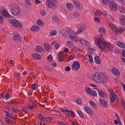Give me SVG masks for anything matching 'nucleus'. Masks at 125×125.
Returning <instances> with one entry per match:
<instances>
[{"label":"nucleus","mask_w":125,"mask_h":125,"mask_svg":"<svg viewBox=\"0 0 125 125\" xmlns=\"http://www.w3.org/2000/svg\"><path fill=\"white\" fill-rule=\"evenodd\" d=\"M46 5L48 8L54 7L56 6V1L54 0H47L46 1Z\"/></svg>","instance_id":"39448f33"},{"label":"nucleus","mask_w":125,"mask_h":125,"mask_svg":"<svg viewBox=\"0 0 125 125\" xmlns=\"http://www.w3.org/2000/svg\"><path fill=\"white\" fill-rule=\"evenodd\" d=\"M86 30V28L85 27V25H82L80 28L79 29L78 31L76 32V34H81V33H83V32H84Z\"/></svg>","instance_id":"ddd939ff"},{"label":"nucleus","mask_w":125,"mask_h":125,"mask_svg":"<svg viewBox=\"0 0 125 125\" xmlns=\"http://www.w3.org/2000/svg\"><path fill=\"white\" fill-rule=\"evenodd\" d=\"M66 6L67 10H69V11H72L74 9V5L71 3H67Z\"/></svg>","instance_id":"4468645a"},{"label":"nucleus","mask_w":125,"mask_h":125,"mask_svg":"<svg viewBox=\"0 0 125 125\" xmlns=\"http://www.w3.org/2000/svg\"><path fill=\"white\" fill-rule=\"evenodd\" d=\"M35 51H38L39 52H42V51H43V48L39 45L36 46L35 48Z\"/></svg>","instance_id":"6ab92c4d"},{"label":"nucleus","mask_w":125,"mask_h":125,"mask_svg":"<svg viewBox=\"0 0 125 125\" xmlns=\"http://www.w3.org/2000/svg\"><path fill=\"white\" fill-rule=\"evenodd\" d=\"M112 72L113 75H115L116 76V77H119V76L121 75V73H120V71L118 70L117 68H113L112 69Z\"/></svg>","instance_id":"f3484780"},{"label":"nucleus","mask_w":125,"mask_h":125,"mask_svg":"<svg viewBox=\"0 0 125 125\" xmlns=\"http://www.w3.org/2000/svg\"><path fill=\"white\" fill-rule=\"evenodd\" d=\"M116 44L119 46V47H121V48H125V44L123 42H121L120 41H117L116 42Z\"/></svg>","instance_id":"a211bd4d"},{"label":"nucleus","mask_w":125,"mask_h":125,"mask_svg":"<svg viewBox=\"0 0 125 125\" xmlns=\"http://www.w3.org/2000/svg\"><path fill=\"white\" fill-rule=\"evenodd\" d=\"M103 76V73H95L94 75H93L92 79L95 82H96L97 83H100L101 81H100V80H101Z\"/></svg>","instance_id":"20e7f679"},{"label":"nucleus","mask_w":125,"mask_h":125,"mask_svg":"<svg viewBox=\"0 0 125 125\" xmlns=\"http://www.w3.org/2000/svg\"><path fill=\"white\" fill-rule=\"evenodd\" d=\"M52 55H49L48 57H47V59L48 60H49V61H50V62H51L52 61Z\"/></svg>","instance_id":"864d4df0"},{"label":"nucleus","mask_w":125,"mask_h":125,"mask_svg":"<svg viewBox=\"0 0 125 125\" xmlns=\"http://www.w3.org/2000/svg\"><path fill=\"white\" fill-rule=\"evenodd\" d=\"M72 68L73 70H75L76 71H79V70H80V68H81V65L80 64V62H75L72 64Z\"/></svg>","instance_id":"1a4fd4ad"},{"label":"nucleus","mask_w":125,"mask_h":125,"mask_svg":"<svg viewBox=\"0 0 125 125\" xmlns=\"http://www.w3.org/2000/svg\"><path fill=\"white\" fill-rule=\"evenodd\" d=\"M118 32H121V33H123L125 31V28H122L121 27L118 28Z\"/></svg>","instance_id":"4d7b16f0"},{"label":"nucleus","mask_w":125,"mask_h":125,"mask_svg":"<svg viewBox=\"0 0 125 125\" xmlns=\"http://www.w3.org/2000/svg\"><path fill=\"white\" fill-rule=\"evenodd\" d=\"M99 32L101 34L100 37H99L98 40L97 38L95 37L94 41L95 42V43H97L99 48L103 51H104L105 49H108L110 51L113 50V47L112 46V45L109 43L105 42V41H104V39H103L102 34H104V33L106 32V29L104 28H100Z\"/></svg>","instance_id":"f257e3e1"},{"label":"nucleus","mask_w":125,"mask_h":125,"mask_svg":"<svg viewBox=\"0 0 125 125\" xmlns=\"http://www.w3.org/2000/svg\"><path fill=\"white\" fill-rule=\"evenodd\" d=\"M80 42L81 44L82 45L85 44H87V43H88V42H87L84 39H80Z\"/></svg>","instance_id":"c756f323"},{"label":"nucleus","mask_w":125,"mask_h":125,"mask_svg":"<svg viewBox=\"0 0 125 125\" xmlns=\"http://www.w3.org/2000/svg\"><path fill=\"white\" fill-rule=\"evenodd\" d=\"M85 90L86 92L88 93V94H90V95H92V96H97V93L96 91L94 90H91V89L89 87H85Z\"/></svg>","instance_id":"0eeeda50"},{"label":"nucleus","mask_w":125,"mask_h":125,"mask_svg":"<svg viewBox=\"0 0 125 125\" xmlns=\"http://www.w3.org/2000/svg\"><path fill=\"white\" fill-rule=\"evenodd\" d=\"M73 30L71 29V28H67L65 30L64 29L60 31V34L62 35V36H63V35H66V34H68V35H72L73 34Z\"/></svg>","instance_id":"6e6552de"},{"label":"nucleus","mask_w":125,"mask_h":125,"mask_svg":"<svg viewBox=\"0 0 125 125\" xmlns=\"http://www.w3.org/2000/svg\"><path fill=\"white\" fill-rule=\"evenodd\" d=\"M59 46H60V44H59V43H55V48H56V49H58V48H59Z\"/></svg>","instance_id":"bf43d9fd"},{"label":"nucleus","mask_w":125,"mask_h":125,"mask_svg":"<svg viewBox=\"0 0 125 125\" xmlns=\"http://www.w3.org/2000/svg\"><path fill=\"white\" fill-rule=\"evenodd\" d=\"M110 28L111 29V30H113L115 33H117L118 31H119L118 30L119 28H116V26H114L113 24H112V26H110Z\"/></svg>","instance_id":"7c9ffc66"},{"label":"nucleus","mask_w":125,"mask_h":125,"mask_svg":"<svg viewBox=\"0 0 125 125\" xmlns=\"http://www.w3.org/2000/svg\"><path fill=\"white\" fill-rule=\"evenodd\" d=\"M97 90H98V94L99 96L102 97V98H105V97L106 96V94L105 92L101 90H99V89H97Z\"/></svg>","instance_id":"4be33fe9"},{"label":"nucleus","mask_w":125,"mask_h":125,"mask_svg":"<svg viewBox=\"0 0 125 125\" xmlns=\"http://www.w3.org/2000/svg\"><path fill=\"white\" fill-rule=\"evenodd\" d=\"M122 25H125V17H122L120 20Z\"/></svg>","instance_id":"c9c22d12"},{"label":"nucleus","mask_w":125,"mask_h":125,"mask_svg":"<svg viewBox=\"0 0 125 125\" xmlns=\"http://www.w3.org/2000/svg\"><path fill=\"white\" fill-rule=\"evenodd\" d=\"M100 101L101 102V105L103 107H107V105H108L107 101H106L105 100H101V99H100Z\"/></svg>","instance_id":"b1692460"},{"label":"nucleus","mask_w":125,"mask_h":125,"mask_svg":"<svg viewBox=\"0 0 125 125\" xmlns=\"http://www.w3.org/2000/svg\"><path fill=\"white\" fill-rule=\"evenodd\" d=\"M38 87H39V86L36 83H34L31 85V88H32V89L34 90H36V89L38 88Z\"/></svg>","instance_id":"e433bc0d"},{"label":"nucleus","mask_w":125,"mask_h":125,"mask_svg":"<svg viewBox=\"0 0 125 125\" xmlns=\"http://www.w3.org/2000/svg\"><path fill=\"white\" fill-rule=\"evenodd\" d=\"M55 112H56V110H51L50 112V114H51V115H56V113Z\"/></svg>","instance_id":"13d9d810"},{"label":"nucleus","mask_w":125,"mask_h":125,"mask_svg":"<svg viewBox=\"0 0 125 125\" xmlns=\"http://www.w3.org/2000/svg\"><path fill=\"white\" fill-rule=\"evenodd\" d=\"M76 102H77V104H79V105H81L82 103V101L80 99H77Z\"/></svg>","instance_id":"680f3d73"},{"label":"nucleus","mask_w":125,"mask_h":125,"mask_svg":"<svg viewBox=\"0 0 125 125\" xmlns=\"http://www.w3.org/2000/svg\"><path fill=\"white\" fill-rule=\"evenodd\" d=\"M103 4L104 5H107L108 4V3L109 2V0H102Z\"/></svg>","instance_id":"8fccbe9b"},{"label":"nucleus","mask_w":125,"mask_h":125,"mask_svg":"<svg viewBox=\"0 0 125 125\" xmlns=\"http://www.w3.org/2000/svg\"><path fill=\"white\" fill-rule=\"evenodd\" d=\"M63 53H64V52H62L59 54L58 59L60 62H62V61L64 60V59L63 58Z\"/></svg>","instance_id":"bb28decb"},{"label":"nucleus","mask_w":125,"mask_h":125,"mask_svg":"<svg viewBox=\"0 0 125 125\" xmlns=\"http://www.w3.org/2000/svg\"><path fill=\"white\" fill-rule=\"evenodd\" d=\"M60 94L62 97L63 98L65 97L66 96V92L64 91H62L60 92Z\"/></svg>","instance_id":"49530a36"},{"label":"nucleus","mask_w":125,"mask_h":125,"mask_svg":"<svg viewBox=\"0 0 125 125\" xmlns=\"http://www.w3.org/2000/svg\"><path fill=\"white\" fill-rule=\"evenodd\" d=\"M13 40L17 42H21V37L18 33H15L13 36Z\"/></svg>","instance_id":"9b49d317"},{"label":"nucleus","mask_w":125,"mask_h":125,"mask_svg":"<svg viewBox=\"0 0 125 125\" xmlns=\"http://www.w3.org/2000/svg\"><path fill=\"white\" fill-rule=\"evenodd\" d=\"M119 10L120 11V12H121L122 13H125V8L124 7H119Z\"/></svg>","instance_id":"a18cd8bd"},{"label":"nucleus","mask_w":125,"mask_h":125,"mask_svg":"<svg viewBox=\"0 0 125 125\" xmlns=\"http://www.w3.org/2000/svg\"><path fill=\"white\" fill-rule=\"evenodd\" d=\"M37 24H38V25H42L43 24V22L42 21V20H38L37 21Z\"/></svg>","instance_id":"09e8293b"},{"label":"nucleus","mask_w":125,"mask_h":125,"mask_svg":"<svg viewBox=\"0 0 125 125\" xmlns=\"http://www.w3.org/2000/svg\"><path fill=\"white\" fill-rule=\"evenodd\" d=\"M73 16L74 17H75V18H78L79 17H80V14L78 12H75L73 14Z\"/></svg>","instance_id":"37998d69"},{"label":"nucleus","mask_w":125,"mask_h":125,"mask_svg":"<svg viewBox=\"0 0 125 125\" xmlns=\"http://www.w3.org/2000/svg\"><path fill=\"white\" fill-rule=\"evenodd\" d=\"M11 110L14 113H18V109H15L14 108L12 107Z\"/></svg>","instance_id":"0e129e2a"},{"label":"nucleus","mask_w":125,"mask_h":125,"mask_svg":"<svg viewBox=\"0 0 125 125\" xmlns=\"http://www.w3.org/2000/svg\"><path fill=\"white\" fill-rule=\"evenodd\" d=\"M115 97H116L115 95H111V96H110V102L111 103H114V102H115Z\"/></svg>","instance_id":"4c0bfd02"},{"label":"nucleus","mask_w":125,"mask_h":125,"mask_svg":"<svg viewBox=\"0 0 125 125\" xmlns=\"http://www.w3.org/2000/svg\"><path fill=\"white\" fill-rule=\"evenodd\" d=\"M25 5L29 6V5H30V4H31V2H30V0H25Z\"/></svg>","instance_id":"3c124183"},{"label":"nucleus","mask_w":125,"mask_h":125,"mask_svg":"<svg viewBox=\"0 0 125 125\" xmlns=\"http://www.w3.org/2000/svg\"><path fill=\"white\" fill-rule=\"evenodd\" d=\"M3 23V18L0 16V24H2Z\"/></svg>","instance_id":"e2e57ef3"},{"label":"nucleus","mask_w":125,"mask_h":125,"mask_svg":"<svg viewBox=\"0 0 125 125\" xmlns=\"http://www.w3.org/2000/svg\"><path fill=\"white\" fill-rule=\"evenodd\" d=\"M122 56H123V57H125V50H123L122 51Z\"/></svg>","instance_id":"774afa93"},{"label":"nucleus","mask_w":125,"mask_h":125,"mask_svg":"<svg viewBox=\"0 0 125 125\" xmlns=\"http://www.w3.org/2000/svg\"><path fill=\"white\" fill-rule=\"evenodd\" d=\"M90 105L92 109H96V108H97V105H96L95 103H94V102H93V101H90Z\"/></svg>","instance_id":"393cba45"},{"label":"nucleus","mask_w":125,"mask_h":125,"mask_svg":"<svg viewBox=\"0 0 125 125\" xmlns=\"http://www.w3.org/2000/svg\"><path fill=\"white\" fill-rule=\"evenodd\" d=\"M44 47L45 49L47 50V51H49L50 49H51L52 48V47L50 46V44L46 43L44 44Z\"/></svg>","instance_id":"a878e982"},{"label":"nucleus","mask_w":125,"mask_h":125,"mask_svg":"<svg viewBox=\"0 0 125 125\" xmlns=\"http://www.w3.org/2000/svg\"><path fill=\"white\" fill-rule=\"evenodd\" d=\"M103 15V12H101L100 11H97L95 13V15H96V16H99V15Z\"/></svg>","instance_id":"58836bf2"},{"label":"nucleus","mask_w":125,"mask_h":125,"mask_svg":"<svg viewBox=\"0 0 125 125\" xmlns=\"http://www.w3.org/2000/svg\"><path fill=\"white\" fill-rule=\"evenodd\" d=\"M74 5L79 9H82L83 6L81 5V3L79 1H74Z\"/></svg>","instance_id":"412c9836"},{"label":"nucleus","mask_w":125,"mask_h":125,"mask_svg":"<svg viewBox=\"0 0 125 125\" xmlns=\"http://www.w3.org/2000/svg\"><path fill=\"white\" fill-rule=\"evenodd\" d=\"M0 99H2V98H4V93H1L0 95Z\"/></svg>","instance_id":"338daca9"},{"label":"nucleus","mask_w":125,"mask_h":125,"mask_svg":"<svg viewBox=\"0 0 125 125\" xmlns=\"http://www.w3.org/2000/svg\"><path fill=\"white\" fill-rule=\"evenodd\" d=\"M10 11L12 15L17 16V15H18L20 13V8H19V6L17 4H13L10 8Z\"/></svg>","instance_id":"f03ea898"},{"label":"nucleus","mask_w":125,"mask_h":125,"mask_svg":"<svg viewBox=\"0 0 125 125\" xmlns=\"http://www.w3.org/2000/svg\"><path fill=\"white\" fill-rule=\"evenodd\" d=\"M5 120L7 124H11V122H12V124H13V121H11V120H10V119L7 117H6Z\"/></svg>","instance_id":"79ce46f5"},{"label":"nucleus","mask_w":125,"mask_h":125,"mask_svg":"<svg viewBox=\"0 0 125 125\" xmlns=\"http://www.w3.org/2000/svg\"><path fill=\"white\" fill-rule=\"evenodd\" d=\"M84 111H85V112H86L87 114H89L90 116H93V112L92 111V110H91V109H90V108H89V107L85 106L84 107Z\"/></svg>","instance_id":"dca6fc26"},{"label":"nucleus","mask_w":125,"mask_h":125,"mask_svg":"<svg viewBox=\"0 0 125 125\" xmlns=\"http://www.w3.org/2000/svg\"><path fill=\"white\" fill-rule=\"evenodd\" d=\"M69 39L71 40V41H75V42H76V37H75V36L70 35L69 36Z\"/></svg>","instance_id":"603ef678"},{"label":"nucleus","mask_w":125,"mask_h":125,"mask_svg":"<svg viewBox=\"0 0 125 125\" xmlns=\"http://www.w3.org/2000/svg\"><path fill=\"white\" fill-rule=\"evenodd\" d=\"M4 112L6 113V117L7 118H12V119H14V118L12 117V115H11L10 113L8 112V111L4 110Z\"/></svg>","instance_id":"c85d7f7f"},{"label":"nucleus","mask_w":125,"mask_h":125,"mask_svg":"<svg viewBox=\"0 0 125 125\" xmlns=\"http://www.w3.org/2000/svg\"><path fill=\"white\" fill-rule=\"evenodd\" d=\"M79 50V49L77 47H74L73 48V51H74V52H78Z\"/></svg>","instance_id":"69168bd1"},{"label":"nucleus","mask_w":125,"mask_h":125,"mask_svg":"<svg viewBox=\"0 0 125 125\" xmlns=\"http://www.w3.org/2000/svg\"><path fill=\"white\" fill-rule=\"evenodd\" d=\"M95 62L96 64H101V59L99 56H96L94 58Z\"/></svg>","instance_id":"aec40b11"},{"label":"nucleus","mask_w":125,"mask_h":125,"mask_svg":"<svg viewBox=\"0 0 125 125\" xmlns=\"http://www.w3.org/2000/svg\"><path fill=\"white\" fill-rule=\"evenodd\" d=\"M52 19L53 23H56V22L58 21L59 20L56 16L52 17Z\"/></svg>","instance_id":"473e14b6"},{"label":"nucleus","mask_w":125,"mask_h":125,"mask_svg":"<svg viewBox=\"0 0 125 125\" xmlns=\"http://www.w3.org/2000/svg\"><path fill=\"white\" fill-rule=\"evenodd\" d=\"M9 22L12 26L18 28V29H22V28H23L22 23L18 20L12 19L9 21Z\"/></svg>","instance_id":"7ed1b4c3"},{"label":"nucleus","mask_w":125,"mask_h":125,"mask_svg":"<svg viewBox=\"0 0 125 125\" xmlns=\"http://www.w3.org/2000/svg\"><path fill=\"white\" fill-rule=\"evenodd\" d=\"M109 6L111 10H113V11H117L118 8H119V5L114 2H110L109 3Z\"/></svg>","instance_id":"423d86ee"},{"label":"nucleus","mask_w":125,"mask_h":125,"mask_svg":"<svg viewBox=\"0 0 125 125\" xmlns=\"http://www.w3.org/2000/svg\"><path fill=\"white\" fill-rule=\"evenodd\" d=\"M95 22H96V23H100V20L98 18H95L94 19Z\"/></svg>","instance_id":"052dcab7"},{"label":"nucleus","mask_w":125,"mask_h":125,"mask_svg":"<svg viewBox=\"0 0 125 125\" xmlns=\"http://www.w3.org/2000/svg\"><path fill=\"white\" fill-rule=\"evenodd\" d=\"M74 58V55H71L68 59H66V62H70V61H71V60H73Z\"/></svg>","instance_id":"ea45409f"},{"label":"nucleus","mask_w":125,"mask_h":125,"mask_svg":"<svg viewBox=\"0 0 125 125\" xmlns=\"http://www.w3.org/2000/svg\"><path fill=\"white\" fill-rule=\"evenodd\" d=\"M40 27L35 25L32 26L31 28V31H33L34 32H38V31H40Z\"/></svg>","instance_id":"5701e85b"},{"label":"nucleus","mask_w":125,"mask_h":125,"mask_svg":"<svg viewBox=\"0 0 125 125\" xmlns=\"http://www.w3.org/2000/svg\"><path fill=\"white\" fill-rule=\"evenodd\" d=\"M57 34V31L55 30H53L51 32H49L50 36H55Z\"/></svg>","instance_id":"f704fd0d"},{"label":"nucleus","mask_w":125,"mask_h":125,"mask_svg":"<svg viewBox=\"0 0 125 125\" xmlns=\"http://www.w3.org/2000/svg\"><path fill=\"white\" fill-rule=\"evenodd\" d=\"M46 11L45 10H41L40 11V14H41L42 16H44L45 15Z\"/></svg>","instance_id":"c03bdc74"},{"label":"nucleus","mask_w":125,"mask_h":125,"mask_svg":"<svg viewBox=\"0 0 125 125\" xmlns=\"http://www.w3.org/2000/svg\"><path fill=\"white\" fill-rule=\"evenodd\" d=\"M62 112H63V113H66V115H68V116H71L72 118H75V117H76L75 113H74V111L72 110L69 111L67 109H62Z\"/></svg>","instance_id":"9d476101"},{"label":"nucleus","mask_w":125,"mask_h":125,"mask_svg":"<svg viewBox=\"0 0 125 125\" xmlns=\"http://www.w3.org/2000/svg\"><path fill=\"white\" fill-rule=\"evenodd\" d=\"M1 14L2 16H3L4 17H6V18L10 17V14H9V13H8V12H7V11H6V10L5 9L1 11Z\"/></svg>","instance_id":"2eb2a0df"},{"label":"nucleus","mask_w":125,"mask_h":125,"mask_svg":"<svg viewBox=\"0 0 125 125\" xmlns=\"http://www.w3.org/2000/svg\"><path fill=\"white\" fill-rule=\"evenodd\" d=\"M88 60L90 63H93V59L92 58V56L89 55L88 56Z\"/></svg>","instance_id":"a19ab883"},{"label":"nucleus","mask_w":125,"mask_h":125,"mask_svg":"<svg viewBox=\"0 0 125 125\" xmlns=\"http://www.w3.org/2000/svg\"><path fill=\"white\" fill-rule=\"evenodd\" d=\"M5 98L7 100H8V99H10V94L8 93H7L5 95Z\"/></svg>","instance_id":"5fc2aeb1"},{"label":"nucleus","mask_w":125,"mask_h":125,"mask_svg":"<svg viewBox=\"0 0 125 125\" xmlns=\"http://www.w3.org/2000/svg\"><path fill=\"white\" fill-rule=\"evenodd\" d=\"M102 79L101 80H100V83H105L107 82V77L106 75H105L104 73L103 74V76H102Z\"/></svg>","instance_id":"f8f14e48"},{"label":"nucleus","mask_w":125,"mask_h":125,"mask_svg":"<svg viewBox=\"0 0 125 125\" xmlns=\"http://www.w3.org/2000/svg\"><path fill=\"white\" fill-rule=\"evenodd\" d=\"M37 107V105L36 104H32V105L30 107H28V109H30V110H33L34 108H36Z\"/></svg>","instance_id":"de8ad7c7"},{"label":"nucleus","mask_w":125,"mask_h":125,"mask_svg":"<svg viewBox=\"0 0 125 125\" xmlns=\"http://www.w3.org/2000/svg\"><path fill=\"white\" fill-rule=\"evenodd\" d=\"M46 119H45V121H47V122H49V123H50V122L52 121V118L51 117H48V118H46Z\"/></svg>","instance_id":"6e6d98bb"},{"label":"nucleus","mask_w":125,"mask_h":125,"mask_svg":"<svg viewBox=\"0 0 125 125\" xmlns=\"http://www.w3.org/2000/svg\"><path fill=\"white\" fill-rule=\"evenodd\" d=\"M77 112L79 115L80 117H81V118H82V119H83V118H84L83 113V112L82 111H81L80 110H77Z\"/></svg>","instance_id":"2f4dec72"},{"label":"nucleus","mask_w":125,"mask_h":125,"mask_svg":"<svg viewBox=\"0 0 125 125\" xmlns=\"http://www.w3.org/2000/svg\"><path fill=\"white\" fill-rule=\"evenodd\" d=\"M32 57L34 58V59H41V56L37 54H32Z\"/></svg>","instance_id":"cd10ccee"},{"label":"nucleus","mask_w":125,"mask_h":125,"mask_svg":"<svg viewBox=\"0 0 125 125\" xmlns=\"http://www.w3.org/2000/svg\"><path fill=\"white\" fill-rule=\"evenodd\" d=\"M108 92L109 93H110L111 95H115V97H117V95L116 94H115V92H114V90H113L112 89H108Z\"/></svg>","instance_id":"72a5a7b5"}]
</instances>
